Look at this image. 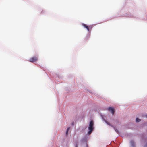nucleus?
Wrapping results in <instances>:
<instances>
[{
  "instance_id": "nucleus-1",
  "label": "nucleus",
  "mask_w": 147,
  "mask_h": 147,
  "mask_svg": "<svg viewBox=\"0 0 147 147\" xmlns=\"http://www.w3.org/2000/svg\"><path fill=\"white\" fill-rule=\"evenodd\" d=\"M93 121L92 120L90 121V123L89 126L88 127V129L89 131L88 132V134H90L91 133L93 130Z\"/></svg>"
},
{
  "instance_id": "nucleus-7",
  "label": "nucleus",
  "mask_w": 147,
  "mask_h": 147,
  "mask_svg": "<svg viewBox=\"0 0 147 147\" xmlns=\"http://www.w3.org/2000/svg\"><path fill=\"white\" fill-rule=\"evenodd\" d=\"M136 121L137 122H139L140 121V119H138V118H137L136 119Z\"/></svg>"
},
{
  "instance_id": "nucleus-11",
  "label": "nucleus",
  "mask_w": 147,
  "mask_h": 147,
  "mask_svg": "<svg viewBox=\"0 0 147 147\" xmlns=\"http://www.w3.org/2000/svg\"><path fill=\"white\" fill-rule=\"evenodd\" d=\"M146 117H147V115H146Z\"/></svg>"
},
{
  "instance_id": "nucleus-3",
  "label": "nucleus",
  "mask_w": 147,
  "mask_h": 147,
  "mask_svg": "<svg viewBox=\"0 0 147 147\" xmlns=\"http://www.w3.org/2000/svg\"><path fill=\"white\" fill-rule=\"evenodd\" d=\"M82 25L84 27L87 29L88 31H90L89 28H90V29H91L92 28V27L90 26H88L84 24H82Z\"/></svg>"
},
{
  "instance_id": "nucleus-4",
  "label": "nucleus",
  "mask_w": 147,
  "mask_h": 147,
  "mask_svg": "<svg viewBox=\"0 0 147 147\" xmlns=\"http://www.w3.org/2000/svg\"><path fill=\"white\" fill-rule=\"evenodd\" d=\"M108 110L109 111L111 112L112 114L113 115L115 112V110L112 107H109V108Z\"/></svg>"
},
{
  "instance_id": "nucleus-2",
  "label": "nucleus",
  "mask_w": 147,
  "mask_h": 147,
  "mask_svg": "<svg viewBox=\"0 0 147 147\" xmlns=\"http://www.w3.org/2000/svg\"><path fill=\"white\" fill-rule=\"evenodd\" d=\"M38 59V57L36 56H34L31 58L29 60V61L30 62L33 63L36 61Z\"/></svg>"
},
{
  "instance_id": "nucleus-10",
  "label": "nucleus",
  "mask_w": 147,
  "mask_h": 147,
  "mask_svg": "<svg viewBox=\"0 0 147 147\" xmlns=\"http://www.w3.org/2000/svg\"><path fill=\"white\" fill-rule=\"evenodd\" d=\"M75 147H78V146L77 144H76L75 146Z\"/></svg>"
},
{
  "instance_id": "nucleus-12",
  "label": "nucleus",
  "mask_w": 147,
  "mask_h": 147,
  "mask_svg": "<svg viewBox=\"0 0 147 147\" xmlns=\"http://www.w3.org/2000/svg\"><path fill=\"white\" fill-rule=\"evenodd\" d=\"M72 125H74V123H72Z\"/></svg>"
},
{
  "instance_id": "nucleus-9",
  "label": "nucleus",
  "mask_w": 147,
  "mask_h": 147,
  "mask_svg": "<svg viewBox=\"0 0 147 147\" xmlns=\"http://www.w3.org/2000/svg\"><path fill=\"white\" fill-rule=\"evenodd\" d=\"M69 129H70V127H68V128H67V131H66V135H67V133H68V131L69 130Z\"/></svg>"
},
{
  "instance_id": "nucleus-6",
  "label": "nucleus",
  "mask_w": 147,
  "mask_h": 147,
  "mask_svg": "<svg viewBox=\"0 0 147 147\" xmlns=\"http://www.w3.org/2000/svg\"><path fill=\"white\" fill-rule=\"evenodd\" d=\"M106 123L109 125L110 126L112 127H113V126L110 123H109L107 121H106Z\"/></svg>"
},
{
  "instance_id": "nucleus-5",
  "label": "nucleus",
  "mask_w": 147,
  "mask_h": 147,
  "mask_svg": "<svg viewBox=\"0 0 147 147\" xmlns=\"http://www.w3.org/2000/svg\"><path fill=\"white\" fill-rule=\"evenodd\" d=\"M130 144L132 146L134 147L135 146V143L133 140L131 141Z\"/></svg>"
},
{
  "instance_id": "nucleus-8",
  "label": "nucleus",
  "mask_w": 147,
  "mask_h": 147,
  "mask_svg": "<svg viewBox=\"0 0 147 147\" xmlns=\"http://www.w3.org/2000/svg\"><path fill=\"white\" fill-rule=\"evenodd\" d=\"M113 127L114 128V129H115V131H116L117 133H119V131H118V130H117L116 129V128H115V127Z\"/></svg>"
}]
</instances>
